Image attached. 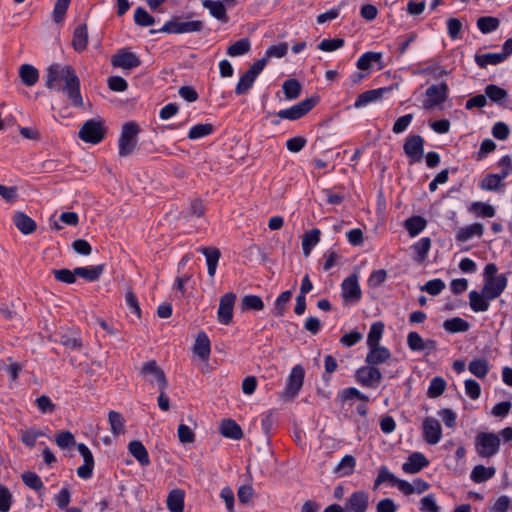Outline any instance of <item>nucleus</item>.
Listing matches in <instances>:
<instances>
[{
	"mask_svg": "<svg viewBox=\"0 0 512 512\" xmlns=\"http://www.w3.org/2000/svg\"><path fill=\"white\" fill-rule=\"evenodd\" d=\"M499 24V20L495 17H481L477 21L478 29L484 34L495 31Z\"/></svg>",
	"mask_w": 512,
	"mask_h": 512,
	"instance_id": "55",
	"label": "nucleus"
},
{
	"mask_svg": "<svg viewBox=\"0 0 512 512\" xmlns=\"http://www.w3.org/2000/svg\"><path fill=\"white\" fill-rule=\"evenodd\" d=\"M429 488V483L421 478H416L412 482H408L406 480L399 482V491L404 495H411L414 493L421 494L427 491Z\"/></svg>",
	"mask_w": 512,
	"mask_h": 512,
	"instance_id": "24",
	"label": "nucleus"
},
{
	"mask_svg": "<svg viewBox=\"0 0 512 512\" xmlns=\"http://www.w3.org/2000/svg\"><path fill=\"white\" fill-rule=\"evenodd\" d=\"M251 44L248 38H243L231 44L227 48V54L231 57L242 56L250 51Z\"/></svg>",
	"mask_w": 512,
	"mask_h": 512,
	"instance_id": "48",
	"label": "nucleus"
},
{
	"mask_svg": "<svg viewBox=\"0 0 512 512\" xmlns=\"http://www.w3.org/2000/svg\"><path fill=\"white\" fill-rule=\"evenodd\" d=\"M344 45V40L342 38H333V39H323L319 45L318 49L324 52H333Z\"/></svg>",
	"mask_w": 512,
	"mask_h": 512,
	"instance_id": "62",
	"label": "nucleus"
},
{
	"mask_svg": "<svg viewBox=\"0 0 512 512\" xmlns=\"http://www.w3.org/2000/svg\"><path fill=\"white\" fill-rule=\"evenodd\" d=\"M443 327L446 331L450 333H457L467 331L469 329V324L462 318L454 317L452 319L444 321Z\"/></svg>",
	"mask_w": 512,
	"mask_h": 512,
	"instance_id": "49",
	"label": "nucleus"
},
{
	"mask_svg": "<svg viewBox=\"0 0 512 512\" xmlns=\"http://www.w3.org/2000/svg\"><path fill=\"white\" fill-rule=\"evenodd\" d=\"M22 479L25 485L33 490L40 491L43 488V482L36 473L27 472L22 475Z\"/></svg>",
	"mask_w": 512,
	"mask_h": 512,
	"instance_id": "61",
	"label": "nucleus"
},
{
	"mask_svg": "<svg viewBox=\"0 0 512 512\" xmlns=\"http://www.w3.org/2000/svg\"><path fill=\"white\" fill-rule=\"evenodd\" d=\"M291 296V291H284L277 297L273 309V314L275 316H282L284 314L286 305L290 301Z\"/></svg>",
	"mask_w": 512,
	"mask_h": 512,
	"instance_id": "56",
	"label": "nucleus"
},
{
	"mask_svg": "<svg viewBox=\"0 0 512 512\" xmlns=\"http://www.w3.org/2000/svg\"><path fill=\"white\" fill-rule=\"evenodd\" d=\"M403 479L397 478L386 466H381L378 471V475L374 482V489H377L382 483L390 482L392 485L396 486L399 490V482H402Z\"/></svg>",
	"mask_w": 512,
	"mask_h": 512,
	"instance_id": "36",
	"label": "nucleus"
},
{
	"mask_svg": "<svg viewBox=\"0 0 512 512\" xmlns=\"http://www.w3.org/2000/svg\"><path fill=\"white\" fill-rule=\"evenodd\" d=\"M384 332V325L382 322H375L371 325L369 333L367 335V346L381 345L380 341Z\"/></svg>",
	"mask_w": 512,
	"mask_h": 512,
	"instance_id": "45",
	"label": "nucleus"
},
{
	"mask_svg": "<svg viewBox=\"0 0 512 512\" xmlns=\"http://www.w3.org/2000/svg\"><path fill=\"white\" fill-rule=\"evenodd\" d=\"M78 451L84 459L83 465L78 467L77 475L82 479H88L92 475L94 459L90 449L83 443L78 444Z\"/></svg>",
	"mask_w": 512,
	"mask_h": 512,
	"instance_id": "19",
	"label": "nucleus"
},
{
	"mask_svg": "<svg viewBox=\"0 0 512 512\" xmlns=\"http://www.w3.org/2000/svg\"><path fill=\"white\" fill-rule=\"evenodd\" d=\"M448 96V86L446 83L439 85H431L426 90L427 99L423 103L425 109H433L436 106L442 104Z\"/></svg>",
	"mask_w": 512,
	"mask_h": 512,
	"instance_id": "12",
	"label": "nucleus"
},
{
	"mask_svg": "<svg viewBox=\"0 0 512 512\" xmlns=\"http://www.w3.org/2000/svg\"><path fill=\"white\" fill-rule=\"evenodd\" d=\"M320 230L312 229L302 237V250L305 256H309L312 249L319 243Z\"/></svg>",
	"mask_w": 512,
	"mask_h": 512,
	"instance_id": "35",
	"label": "nucleus"
},
{
	"mask_svg": "<svg viewBox=\"0 0 512 512\" xmlns=\"http://www.w3.org/2000/svg\"><path fill=\"white\" fill-rule=\"evenodd\" d=\"M403 149L410 164L420 162L424 155V139L420 135L409 136L404 142Z\"/></svg>",
	"mask_w": 512,
	"mask_h": 512,
	"instance_id": "11",
	"label": "nucleus"
},
{
	"mask_svg": "<svg viewBox=\"0 0 512 512\" xmlns=\"http://www.w3.org/2000/svg\"><path fill=\"white\" fill-rule=\"evenodd\" d=\"M469 371L477 378H484L489 372V362L484 358L473 359L468 365Z\"/></svg>",
	"mask_w": 512,
	"mask_h": 512,
	"instance_id": "40",
	"label": "nucleus"
},
{
	"mask_svg": "<svg viewBox=\"0 0 512 512\" xmlns=\"http://www.w3.org/2000/svg\"><path fill=\"white\" fill-rule=\"evenodd\" d=\"M220 432L226 438L239 440L243 433L241 427L233 420H224L220 425Z\"/></svg>",
	"mask_w": 512,
	"mask_h": 512,
	"instance_id": "33",
	"label": "nucleus"
},
{
	"mask_svg": "<svg viewBox=\"0 0 512 512\" xmlns=\"http://www.w3.org/2000/svg\"><path fill=\"white\" fill-rule=\"evenodd\" d=\"M13 221L15 226L23 233V234H31L36 229L35 221L22 212L15 213L13 217Z\"/></svg>",
	"mask_w": 512,
	"mask_h": 512,
	"instance_id": "29",
	"label": "nucleus"
},
{
	"mask_svg": "<svg viewBox=\"0 0 512 512\" xmlns=\"http://www.w3.org/2000/svg\"><path fill=\"white\" fill-rule=\"evenodd\" d=\"M111 64L113 67L130 70L138 67L141 61L135 53L122 49L112 56Z\"/></svg>",
	"mask_w": 512,
	"mask_h": 512,
	"instance_id": "17",
	"label": "nucleus"
},
{
	"mask_svg": "<svg viewBox=\"0 0 512 512\" xmlns=\"http://www.w3.org/2000/svg\"><path fill=\"white\" fill-rule=\"evenodd\" d=\"M288 52V44L285 42L278 43L276 45L270 46L266 52H265V58H267V61L270 58H282L284 57Z\"/></svg>",
	"mask_w": 512,
	"mask_h": 512,
	"instance_id": "58",
	"label": "nucleus"
},
{
	"mask_svg": "<svg viewBox=\"0 0 512 512\" xmlns=\"http://www.w3.org/2000/svg\"><path fill=\"white\" fill-rule=\"evenodd\" d=\"M177 435L179 441L183 444L193 443L195 441V433L185 424H180L178 426Z\"/></svg>",
	"mask_w": 512,
	"mask_h": 512,
	"instance_id": "64",
	"label": "nucleus"
},
{
	"mask_svg": "<svg viewBox=\"0 0 512 512\" xmlns=\"http://www.w3.org/2000/svg\"><path fill=\"white\" fill-rule=\"evenodd\" d=\"M88 44V29L86 24L75 28L72 39V46L77 52H83Z\"/></svg>",
	"mask_w": 512,
	"mask_h": 512,
	"instance_id": "28",
	"label": "nucleus"
},
{
	"mask_svg": "<svg viewBox=\"0 0 512 512\" xmlns=\"http://www.w3.org/2000/svg\"><path fill=\"white\" fill-rule=\"evenodd\" d=\"M304 369L300 365H296L292 368L288 379H287V385L285 388V396L289 398H294L300 389L303 386L304 382Z\"/></svg>",
	"mask_w": 512,
	"mask_h": 512,
	"instance_id": "16",
	"label": "nucleus"
},
{
	"mask_svg": "<svg viewBox=\"0 0 512 512\" xmlns=\"http://www.w3.org/2000/svg\"><path fill=\"white\" fill-rule=\"evenodd\" d=\"M356 459L352 455H345L335 468V472L341 477L349 476L354 472Z\"/></svg>",
	"mask_w": 512,
	"mask_h": 512,
	"instance_id": "42",
	"label": "nucleus"
},
{
	"mask_svg": "<svg viewBox=\"0 0 512 512\" xmlns=\"http://www.w3.org/2000/svg\"><path fill=\"white\" fill-rule=\"evenodd\" d=\"M369 507V495L363 490L354 491L345 501V512H367Z\"/></svg>",
	"mask_w": 512,
	"mask_h": 512,
	"instance_id": "14",
	"label": "nucleus"
},
{
	"mask_svg": "<svg viewBox=\"0 0 512 512\" xmlns=\"http://www.w3.org/2000/svg\"><path fill=\"white\" fill-rule=\"evenodd\" d=\"M477 216L480 217H493L495 215V209L493 206L483 203V202H474L470 208Z\"/></svg>",
	"mask_w": 512,
	"mask_h": 512,
	"instance_id": "57",
	"label": "nucleus"
},
{
	"mask_svg": "<svg viewBox=\"0 0 512 512\" xmlns=\"http://www.w3.org/2000/svg\"><path fill=\"white\" fill-rule=\"evenodd\" d=\"M45 85L48 89L62 91L69 98L73 106L83 107L80 80L71 66L58 63L49 66Z\"/></svg>",
	"mask_w": 512,
	"mask_h": 512,
	"instance_id": "1",
	"label": "nucleus"
},
{
	"mask_svg": "<svg viewBox=\"0 0 512 512\" xmlns=\"http://www.w3.org/2000/svg\"><path fill=\"white\" fill-rule=\"evenodd\" d=\"M282 89L286 99L294 100L299 97L302 86L298 80L288 79L283 83Z\"/></svg>",
	"mask_w": 512,
	"mask_h": 512,
	"instance_id": "44",
	"label": "nucleus"
},
{
	"mask_svg": "<svg viewBox=\"0 0 512 512\" xmlns=\"http://www.w3.org/2000/svg\"><path fill=\"white\" fill-rule=\"evenodd\" d=\"M498 268L494 263L485 266L482 291L491 299L498 298L506 289L508 279L505 274H498Z\"/></svg>",
	"mask_w": 512,
	"mask_h": 512,
	"instance_id": "2",
	"label": "nucleus"
},
{
	"mask_svg": "<svg viewBox=\"0 0 512 512\" xmlns=\"http://www.w3.org/2000/svg\"><path fill=\"white\" fill-rule=\"evenodd\" d=\"M236 301V294L228 292L221 296L217 311V320L223 325H230L233 321V311Z\"/></svg>",
	"mask_w": 512,
	"mask_h": 512,
	"instance_id": "10",
	"label": "nucleus"
},
{
	"mask_svg": "<svg viewBox=\"0 0 512 512\" xmlns=\"http://www.w3.org/2000/svg\"><path fill=\"white\" fill-rule=\"evenodd\" d=\"M341 295L345 303H357L360 300L362 293L356 275L343 280Z\"/></svg>",
	"mask_w": 512,
	"mask_h": 512,
	"instance_id": "15",
	"label": "nucleus"
},
{
	"mask_svg": "<svg viewBox=\"0 0 512 512\" xmlns=\"http://www.w3.org/2000/svg\"><path fill=\"white\" fill-rule=\"evenodd\" d=\"M438 416L442 419L447 428L454 429L456 426L457 415L449 408L440 409L437 412Z\"/></svg>",
	"mask_w": 512,
	"mask_h": 512,
	"instance_id": "60",
	"label": "nucleus"
},
{
	"mask_svg": "<svg viewBox=\"0 0 512 512\" xmlns=\"http://www.w3.org/2000/svg\"><path fill=\"white\" fill-rule=\"evenodd\" d=\"M56 444L62 448H69L75 444V438L69 431H60L55 437Z\"/></svg>",
	"mask_w": 512,
	"mask_h": 512,
	"instance_id": "63",
	"label": "nucleus"
},
{
	"mask_svg": "<svg viewBox=\"0 0 512 512\" xmlns=\"http://www.w3.org/2000/svg\"><path fill=\"white\" fill-rule=\"evenodd\" d=\"M128 451L141 466H148L150 464L148 451L142 442L137 440L129 442Z\"/></svg>",
	"mask_w": 512,
	"mask_h": 512,
	"instance_id": "26",
	"label": "nucleus"
},
{
	"mask_svg": "<svg viewBox=\"0 0 512 512\" xmlns=\"http://www.w3.org/2000/svg\"><path fill=\"white\" fill-rule=\"evenodd\" d=\"M382 54L379 52H366L357 60V68L360 70H370L372 63H381Z\"/></svg>",
	"mask_w": 512,
	"mask_h": 512,
	"instance_id": "41",
	"label": "nucleus"
},
{
	"mask_svg": "<svg viewBox=\"0 0 512 512\" xmlns=\"http://www.w3.org/2000/svg\"><path fill=\"white\" fill-rule=\"evenodd\" d=\"M140 375L148 382L154 381L158 384L160 390H166L168 386L167 379L163 370L157 365L155 361H148L143 364Z\"/></svg>",
	"mask_w": 512,
	"mask_h": 512,
	"instance_id": "9",
	"label": "nucleus"
},
{
	"mask_svg": "<svg viewBox=\"0 0 512 512\" xmlns=\"http://www.w3.org/2000/svg\"><path fill=\"white\" fill-rule=\"evenodd\" d=\"M446 389V381L442 377H434L429 384L427 396L429 398H437L441 396Z\"/></svg>",
	"mask_w": 512,
	"mask_h": 512,
	"instance_id": "51",
	"label": "nucleus"
},
{
	"mask_svg": "<svg viewBox=\"0 0 512 512\" xmlns=\"http://www.w3.org/2000/svg\"><path fill=\"white\" fill-rule=\"evenodd\" d=\"M105 132L106 130L102 121L91 119L82 125L78 136L86 143L97 144L102 141Z\"/></svg>",
	"mask_w": 512,
	"mask_h": 512,
	"instance_id": "5",
	"label": "nucleus"
},
{
	"mask_svg": "<svg viewBox=\"0 0 512 512\" xmlns=\"http://www.w3.org/2000/svg\"><path fill=\"white\" fill-rule=\"evenodd\" d=\"M214 130V127L210 123H200L191 127L188 138L191 140L200 139L210 135Z\"/></svg>",
	"mask_w": 512,
	"mask_h": 512,
	"instance_id": "50",
	"label": "nucleus"
},
{
	"mask_svg": "<svg viewBox=\"0 0 512 512\" xmlns=\"http://www.w3.org/2000/svg\"><path fill=\"white\" fill-rule=\"evenodd\" d=\"M185 493L181 489L172 490L167 497V508L171 512H183Z\"/></svg>",
	"mask_w": 512,
	"mask_h": 512,
	"instance_id": "31",
	"label": "nucleus"
},
{
	"mask_svg": "<svg viewBox=\"0 0 512 512\" xmlns=\"http://www.w3.org/2000/svg\"><path fill=\"white\" fill-rule=\"evenodd\" d=\"M193 352L202 360H207L211 353L210 340L206 333L200 332L196 338Z\"/></svg>",
	"mask_w": 512,
	"mask_h": 512,
	"instance_id": "27",
	"label": "nucleus"
},
{
	"mask_svg": "<svg viewBox=\"0 0 512 512\" xmlns=\"http://www.w3.org/2000/svg\"><path fill=\"white\" fill-rule=\"evenodd\" d=\"M104 271V265H95L88 267H77L75 268V273L77 277L84 278L87 281L93 282L99 279Z\"/></svg>",
	"mask_w": 512,
	"mask_h": 512,
	"instance_id": "32",
	"label": "nucleus"
},
{
	"mask_svg": "<svg viewBox=\"0 0 512 512\" xmlns=\"http://www.w3.org/2000/svg\"><path fill=\"white\" fill-rule=\"evenodd\" d=\"M504 178L500 174H489L480 183V187L487 191H496L502 186Z\"/></svg>",
	"mask_w": 512,
	"mask_h": 512,
	"instance_id": "53",
	"label": "nucleus"
},
{
	"mask_svg": "<svg viewBox=\"0 0 512 512\" xmlns=\"http://www.w3.org/2000/svg\"><path fill=\"white\" fill-rule=\"evenodd\" d=\"M407 345L412 351H433L436 349V342L434 340H424L419 333L410 332L407 335Z\"/></svg>",
	"mask_w": 512,
	"mask_h": 512,
	"instance_id": "21",
	"label": "nucleus"
},
{
	"mask_svg": "<svg viewBox=\"0 0 512 512\" xmlns=\"http://www.w3.org/2000/svg\"><path fill=\"white\" fill-rule=\"evenodd\" d=\"M200 251L206 258L208 274L209 276L213 277L216 273L218 261L220 258V251L216 248H202Z\"/></svg>",
	"mask_w": 512,
	"mask_h": 512,
	"instance_id": "38",
	"label": "nucleus"
},
{
	"mask_svg": "<svg viewBox=\"0 0 512 512\" xmlns=\"http://www.w3.org/2000/svg\"><path fill=\"white\" fill-rule=\"evenodd\" d=\"M476 63L482 67L486 68L488 65H496L505 60V54L499 53H486L475 58Z\"/></svg>",
	"mask_w": 512,
	"mask_h": 512,
	"instance_id": "47",
	"label": "nucleus"
},
{
	"mask_svg": "<svg viewBox=\"0 0 512 512\" xmlns=\"http://www.w3.org/2000/svg\"><path fill=\"white\" fill-rule=\"evenodd\" d=\"M499 447L500 439L495 433L481 432L475 438V450L483 458L496 455Z\"/></svg>",
	"mask_w": 512,
	"mask_h": 512,
	"instance_id": "4",
	"label": "nucleus"
},
{
	"mask_svg": "<svg viewBox=\"0 0 512 512\" xmlns=\"http://www.w3.org/2000/svg\"><path fill=\"white\" fill-rule=\"evenodd\" d=\"M368 349L365 361L369 365L376 366L386 363L392 356L390 350L382 345L372 346Z\"/></svg>",
	"mask_w": 512,
	"mask_h": 512,
	"instance_id": "20",
	"label": "nucleus"
},
{
	"mask_svg": "<svg viewBox=\"0 0 512 512\" xmlns=\"http://www.w3.org/2000/svg\"><path fill=\"white\" fill-rule=\"evenodd\" d=\"M241 308L245 310L260 311L264 308L262 299L257 295H245L241 299Z\"/></svg>",
	"mask_w": 512,
	"mask_h": 512,
	"instance_id": "52",
	"label": "nucleus"
},
{
	"mask_svg": "<svg viewBox=\"0 0 512 512\" xmlns=\"http://www.w3.org/2000/svg\"><path fill=\"white\" fill-rule=\"evenodd\" d=\"M19 76L22 83L30 87L37 83L39 79V72L34 66L30 64H23L19 68Z\"/></svg>",
	"mask_w": 512,
	"mask_h": 512,
	"instance_id": "30",
	"label": "nucleus"
},
{
	"mask_svg": "<svg viewBox=\"0 0 512 512\" xmlns=\"http://www.w3.org/2000/svg\"><path fill=\"white\" fill-rule=\"evenodd\" d=\"M483 232L484 227L481 223H473L471 225L459 228L455 238L459 242H466L473 237H481Z\"/></svg>",
	"mask_w": 512,
	"mask_h": 512,
	"instance_id": "25",
	"label": "nucleus"
},
{
	"mask_svg": "<svg viewBox=\"0 0 512 512\" xmlns=\"http://www.w3.org/2000/svg\"><path fill=\"white\" fill-rule=\"evenodd\" d=\"M443 431L440 422L434 417H425L422 422V437L429 445H436L442 439Z\"/></svg>",
	"mask_w": 512,
	"mask_h": 512,
	"instance_id": "7",
	"label": "nucleus"
},
{
	"mask_svg": "<svg viewBox=\"0 0 512 512\" xmlns=\"http://www.w3.org/2000/svg\"><path fill=\"white\" fill-rule=\"evenodd\" d=\"M318 102V98H307L290 108L280 110L277 115L281 119L297 120L307 114Z\"/></svg>",
	"mask_w": 512,
	"mask_h": 512,
	"instance_id": "6",
	"label": "nucleus"
},
{
	"mask_svg": "<svg viewBox=\"0 0 512 512\" xmlns=\"http://www.w3.org/2000/svg\"><path fill=\"white\" fill-rule=\"evenodd\" d=\"M108 421L110 424V430L114 435H120L125 432V420L120 413L110 411L108 413Z\"/></svg>",
	"mask_w": 512,
	"mask_h": 512,
	"instance_id": "43",
	"label": "nucleus"
},
{
	"mask_svg": "<svg viewBox=\"0 0 512 512\" xmlns=\"http://www.w3.org/2000/svg\"><path fill=\"white\" fill-rule=\"evenodd\" d=\"M419 510L421 512H441L434 495L429 494L420 500Z\"/></svg>",
	"mask_w": 512,
	"mask_h": 512,
	"instance_id": "59",
	"label": "nucleus"
},
{
	"mask_svg": "<svg viewBox=\"0 0 512 512\" xmlns=\"http://www.w3.org/2000/svg\"><path fill=\"white\" fill-rule=\"evenodd\" d=\"M203 6L209 10L210 14L214 18H216L224 23H226L228 21L226 9L222 2L214 1V0H205L203 2Z\"/></svg>",
	"mask_w": 512,
	"mask_h": 512,
	"instance_id": "34",
	"label": "nucleus"
},
{
	"mask_svg": "<svg viewBox=\"0 0 512 512\" xmlns=\"http://www.w3.org/2000/svg\"><path fill=\"white\" fill-rule=\"evenodd\" d=\"M140 129L135 122H127L122 126V131L118 140L119 155L122 157L133 153L137 145V136Z\"/></svg>",
	"mask_w": 512,
	"mask_h": 512,
	"instance_id": "3",
	"label": "nucleus"
},
{
	"mask_svg": "<svg viewBox=\"0 0 512 512\" xmlns=\"http://www.w3.org/2000/svg\"><path fill=\"white\" fill-rule=\"evenodd\" d=\"M202 27V22L198 20L184 22L178 18H174L166 22L161 28V31L171 34H183L198 32L202 29Z\"/></svg>",
	"mask_w": 512,
	"mask_h": 512,
	"instance_id": "8",
	"label": "nucleus"
},
{
	"mask_svg": "<svg viewBox=\"0 0 512 512\" xmlns=\"http://www.w3.org/2000/svg\"><path fill=\"white\" fill-rule=\"evenodd\" d=\"M426 225V220L421 216H413L405 221V227L412 237H415L420 232H422Z\"/></svg>",
	"mask_w": 512,
	"mask_h": 512,
	"instance_id": "46",
	"label": "nucleus"
},
{
	"mask_svg": "<svg viewBox=\"0 0 512 512\" xmlns=\"http://www.w3.org/2000/svg\"><path fill=\"white\" fill-rule=\"evenodd\" d=\"M429 465L428 459L420 452L411 453L407 461L402 464V470L406 474H416Z\"/></svg>",
	"mask_w": 512,
	"mask_h": 512,
	"instance_id": "18",
	"label": "nucleus"
},
{
	"mask_svg": "<svg viewBox=\"0 0 512 512\" xmlns=\"http://www.w3.org/2000/svg\"><path fill=\"white\" fill-rule=\"evenodd\" d=\"M469 305L473 312H485L490 307L491 299L481 290L469 292Z\"/></svg>",
	"mask_w": 512,
	"mask_h": 512,
	"instance_id": "23",
	"label": "nucleus"
},
{
	"mask_svg": "<svg viewBox=\"0 0 512 512\" xmlns=\"http://www.w3.org/2000/svg\"><path fill=\"white\" fill-rule=\"evenodd\" d=\"M496 470L494 467H485L483 465H477L471 471L470 478L475 483H482L492 478Z\"/></svg>",
	"mask_w": 512,
	"mask_h": 512,
	"instance_id": "39",
	"label": "nucleus"
},
{
	"mask_svg": "<svg viewBox=\"0 0 512 512\" xmlns=\"http://www.w3.org/2000/svg\"><path fill=\"white\" fill-rule=\"evenodd\" d=\"M356 380L365 387H377L381 380L382 374L374 365L360 367L355 374Z\"/></svg>",
	"mask_w": 512,
	"mask_h": 512,
	"instance_id": "13",
	"label": "nucleus"
},
{
	"mask_svg": "<svg viewBox=\"0 0 512 512\" xmlns=\"http://www.w3.org/2000/svg\"><path fill=\"white\" fill-rule=\"evenodd\" d=\"M485 96L488 97L492 102L502 105L508 98V92L494 84L487 85L485 87Z\"/></svg>",
	"mask_w": 512,
	"mask_h": 512,
	"instance_id": "37",
	"label": "nucleus"
},
{
	"mask_svg": "<svg viewBox=\"0 0 512 512\" xmlns=\"http://www.w3.org/2000/svg\"><path fill=\"white\" fill-rule=\"evenodd\" d=\"M256 79H257L256 77H254L253 75H251L250 73H248L246 71L240 77V79L236 85V88H235V93L237 95L246 94L250 90V88L253 86Z\"/></svg>",
	"mask_w": 512,
	"mask_h": 512,
	"instance_id": "54",
	"label": "nucleus"
},
{
	"mask_svg": "<svg viewBox=\"0 0 512 512\" xmlns=\"http://www.w3.org/2000/svg\"><path fill=\"white\" fill-rule=\"evenodd\" d=\"M390 90H391L390 87H383V88L365 91L357 97V99L354 103V107L361 108V107H364L372 102H375V101L381 99Z\"/></svg>",
	"mask_w": 512,
	"mask_h": 512,
	"instance_id": "22",
	"label": "nucleus"
}]
</instances>
